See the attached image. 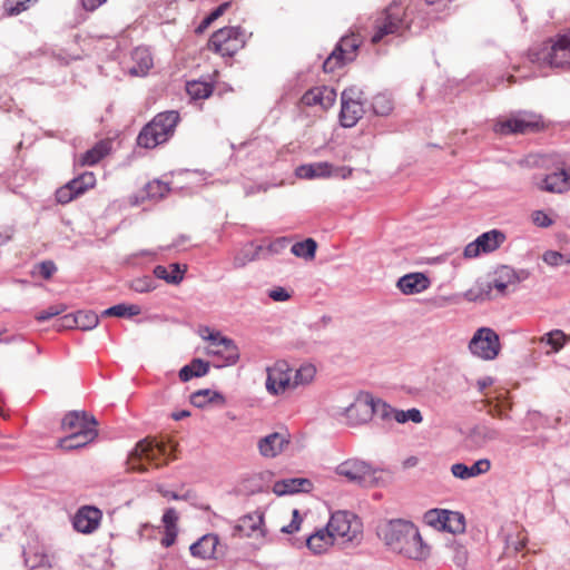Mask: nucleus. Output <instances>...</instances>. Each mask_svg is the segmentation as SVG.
I'll return each mask as SVG.
<instances>
[{"mask_svg":"<svg viewBox=\"0 0 570 570\" xmlns=\"http://www.w3.org/2000/svg\"><path fill=\"white\" fill-rule=\"evenodd\" d=\"M377 533L394 552L406 558L423 560L430 554V547L423 542L419 529L411 521H387L379 527Z\"/></svg>","mask_w":570,"mask_h":570,"instance_id":"nucleus-1","label":"nucleus"},{"mask_svg":"<svg viewBox=\"0 0 570 570\" xmlns=\"http://www.w3.org/2000/svg\"><path fill=\"white\" fill-rule=\"evenodd\" d=\"M530 167L551 170L535 181V187L546 193L564 194L570 190V165L558 153L530 154L527 157Z\"/></svg>","mask_w":570,"mask_h":570,"instance_id":"nucleus-2","label":"nucleus"},{"mask_svg":"<svg viewBox=\"0 0 570 570\" xmlns=\"http://www.w3.org/2000/svg\"><path fill=\"white\" fill-rule=\"evenodd\" d=\"M174 450L175 445L171 443L142 440L128 456V470L148 472L150 469H159L174 459Z\"/></svg>","mask_w":570,"mask_h":570,"instance_id":"nucleus-3","label":"nucleus"},{"mask_svg":"<svg viewBox=\"0 0 570 570\" xmlns=\"http://www.w3.org/2000/svg\"><path fill=\"white\" fill-rule=\"evenodd\" d=\"M179 120V114L175 110L157 114L140 130L137 137L138 146L153 149L158 145L165 144L174 135Z\"/></svg>","mask_w":570,"mask_h":570,"instance_id":"nucleus-4","label":"nucleus"},{"mask_svg":"<svg viewBox=\"0 0 570 570\" xmlns=\"http://www.w3.org/2000/svg\"><path fill=\"white\" fill-rule=\"evenodd\" d=\"M405 16V9L397 3H391L386 9L379 12L372 23L371 42L376 45L391 35L402 36L410 27Z\"/></svg>","mask_w":570,"mask_h":570,"instance_id":"nucleus-5","label":"nucleus"},{"mask_svg":"<svg viewBox=\"0 0 570 570\" xmlns=\"http://www.w3.org/2000/svg\"><path fill=\"white\" fill-rule=\"evenodd\" d=\"M547 129V124L541 115L530 111H519L509 117L500 118L493 126L498 135H528Z\"/></svg>","mask_w":570,"mask_h":570,"instance_id":"nucleus-6","label":"nucleus"},{"mask_svg":"<svg viewBox=\"0 0 570 570\" xmlns=\"http://www.w3.org/2000/svg\"><path fill=\"white\" fill-rule=\"evenodd\" d=\"M203 340L208 342L206 354L216 357L217 366H228L235 364L239 358V351L233 340L215 332L209 327H203L199 331Z\"/></svg>","mask_w":570,"mask_h":570,"instance_id":"nucleus-7","label":"nucleus"},{"mask_svg":"<svg viewBox=\"0 0 570 570\" xmlns=\"http://www.w3.org/2000/svg\"><path fill=\"white\" fill-rule=\"evenodd\" d=\"M537 56L538 61H542L549 67L570 68V31L550 38Z\"/></svg>","mask_w":570,"mask_h":570,"instance_id":"nucleus-8","label":"nucleus"},{"mask_svg":"<svg viewBox=\"0 0 570 570\" xmlns=\"http://www.w3.org/2000/svg\"><path fill=\"white\" fill-rule=\"evenodd\" d=\"M245 43L246 36L239 27H224L210 36L208 49L222 57H233Z\"/></svg>","mask_w":570,"mask_h":570,"instance_id":"nucleus-9","label":"nucleus"},{"mask_svg":"<svg viewBox=\"0 0 570 570\" xmlns=\"http://www.w3.org/2000/svg\"><path fill=\"white\" fill-rule=\"evenodd\" d=\"M327 527L338 544L360 541L362 537L361 521L356 515L346 511L333 513Z\"/></svg>","mask_w":570,"mask_h":570,"instance_id":"nucleus-10","label":"nucleus"},{"mask_svg":"<svg viewBox=\"0 0 570 570\" xmlns=\"http://www.w3.org/2000/svg\"><path fill=\"white\" fill-rule=\"evenodd\" d=\"M364 112L363 91L356 87L344 89L341 95V125L346 128L354 127Z\"/></svg>","mask_w":570,"mask_h":570,"instance_id":"nucleus-11","label":"nucleus"},{"mask_svg":"<svg viewBox=\"0 0 570 570\" xmlns=\"http://www.w3.org/2000/svg\"><path fill=\"white\" fill-rule=\"evenodd\" d=\"M469 350L479 358L492 361L501 351L500 337L492 328L481 327L473 334Z\"/></svg>","mask_w":570,"mask_h":570,"instance_id":"nucleus-12","label":"nucleus"},{"mask_svg":"<svg viewBox=\"0 0 570 570\" xmlns=\"http://www.w3.org/2000/svg\"><path fill=\"white\" fill-rule=\"evenodd\" d=\"M505 240V235L498 230L481 234L475 240L469 243L463 252L465 258H475L480 254H488L498 249Z\"/></svg>","mask_w":570,"mask_h":570,"instance_id":"nucleus-13","label":"nucleus"},{"mask_svg":"<svg viewBox=\"0 0 570 570\" xmlns=\"http://www.w3.org/2000/svg\"><path fill=\"white\" fill-rule=\"evenodd\" d=\"M266 389L275 395L293 389L292 370L285 361H278L268 368Z\"/></svg>","mask_w":570,"mask_h":570,"instance_id":"nucleus-14","label":"nucleus"},{"mask_svg":"<svg viewBox=\"0 0 570 570\" xmlns=\"http://www.w3.org/2000/svg\"><path fill=\"white\" fill-rule=\"evenodd\" d=\"M335 472L337 475L345 478L350 482L358 484L371 479L374 473L372 466L367 462L357 458H351L343 461L335 468Z\"/></svg>","mask_w":570,"mask_h":570,"instance_id":"nucleus-15","label":"nucleus"},{"mask_svg":"<svg viewBox=\"0 0 570 570\" xmlns=\"http://www.w3.org/2000/svg\"><path fill=\"white\" fill-rule=\"evenodd\" d=\"M336 91L334 88L321 85L308 89L301 98L305 107H317L322 111L328 110L336 101Z\"/></svg>","mask_w":570,"mask_h":570,"instance_id":"nucleus-16","label":"nucleus"},{"mask_svg":"<svg viewBox=\"0 0 570 570\" xmlns=\"http://www.w3.org/2000/svg\"><path fill=\"white\" fill-rule=\"evenodd\" d=\"M98 422L95 416L86 411H70L61 421V430L68 433H83L85 431H98Z\"/></svg>","mask_w":570,"mask_h":570,"instance_id":"nucleus-17","label":"nucleus"},{"mask_svg":"<svg viewBox=\"0 0 570 570\" xmlns=\"http://www.w3.org/2000/svg\"><path fill=\"white\" fill-rule=\"evenodd\" d=\"M190 554L202 560H215L223 553L217 534L207 533L189 547Z\"/></svg>","mask_w":570,"mask_h":570,"instance_id":"nucleus-18","label":"nucleus"},{"mask_svg":"<svg viewBox=\"0 0 570 570\" xmlns=\"http://www.w3.org/2000/svg\"><path fill=\"white\" fill-rule=\"evenodd\" d=\"M291 442V434L284 430L271 433L258 441V451L264 458H275L281 454Z\"/></svg>","mask_w":570,"mask_h":570,"instance_id":"nucleus-19","label":"nucleus"},{"mask_svg":"<svg viewBox=\"0 0 570 570\" xmlns=\"http://www.w3.org/2000/svg\"><path fill=\"white\" fill-rule=\"evenodd\" d=\"M24 563L30 569H50L52 568L55 556L48 553L47 548L37 542H30L24 549Z\"/></svg>","mask_w":570,"mask_h":570,"instance_id":"nucleus-20","label":"nucleus"},{"mask_svg":"<svg viewBox=\"0 0 570 570\" xmlns=\"http://www.w3.org/2000/svg\"><path fill=\"white\" fill-rule=\"evenodd\" d=\"M101 511L95 507H83L79 509L73 519V527L78 532H94L101 520Z\"/></svg>","mask_w":570,"mask_h":570,"instance_id":"nucleus-21","label":"nucleus"},{"mask_svg":"<svg viewBox=\"0 0 570 570\" xmlns=\"http://www.w3.org/2000/svg\"><path fill=\"white\" fill-rule=\"evenodd\" d=\"M347 416L357 424L370 421L373 416V396L366 394L358 397L347 409Z\"/></svg>","mask_w":570,"mask_h":570,"instance_id":"nucleus-22","label":"nucleus"},{"mask_svg":"<svg viewBox=\"0 0 570 570\" xmlns=\"http://www.w3.org/2000/svg\"><path fill=\"white\" fill-rule=\"evenodd\" d=\"M335 543L337 542L334 539L333 533L328 531L327 525L316 530L306 540L307 548L315 554H322L326 552Z\"/></svg>","mask_w":570,"mask_h":570,"instance_id":"nucleus-23","label":"nucleus"},{"mask_svg":"<svg viewBox=\"0 0 570 570\" xmlns=\"http://www.w3.org/2000/svg\"><path fill=\"white\" fill-rule=\"evenodd\" d=\"M430 286L429 278L422 273L404 275L397 282L400 291L406 295L425 291Z\"/></svg>","mask_w":570,"mask_h":570,"instance_id":"nucleus-24","label":"nucleus"},{"mask_svg":"<svg viewBox=\"0 0 570 570\" xmlns=\"http://www.w3.org/2000/svg\"><path fill=\"white\" fill-rule=\"evenodd\" d=\"M295 174L301 179L327 178L333 175V166L327 161L301 165Z\"/></svg>","mask_w":570,"mask_h":570,"instance_id":"nucleus-25","label":"nucleus"},{"mask_svg":"<svg viewBox=\"0 0 570 570\" xmlns=\"http://www.w3.org/2000/svg\"><path fill=\"white\" fill-rule=\"evenodd\" d=\"M312 488V482L305 478H291L274 483L273 491L277 495L293 494L297 492H307Z\"/></svg>","mask_w":570,"mask_h":570,"instance_id":"nucleus-26","label":"nucleus"},{"mask_svg":"<svg viewBox=\"0 0 570 570\" xmlns=\"http://www.w3.org/2000/svg\"><path fill=\"white\" fill-rule=\"evenodd\" d=\"M264 523L263 514L254 512L247 515H244L239 519L236 531L240 533L243 537H255L263 535L262 525Z\"/></svg>","mask_w":570,"mask_h":570,"instance_id":"nucleus-27","label":"nucleus"},{"mask_svg":"<svg viewBox=\"0 0 570 570\" xmlns=\"http://www.w3.org/2000/svg\"><path fill=\"white\" fill-rule=\"evenodd\" d=\"M98 436V431H85L83 433H69L58 441V448L70 451L77 450L91 443Z\"/></svg>","mask_w":570,"mask_h":570,"instance_id":"nucleus-28","label":"nucleus"},{"mask_svg":"<svg viewBox=\"0 0 570 570\" xmlns=\"http://www.w3.org/2000/svg\"><path fill=\"white\" fill-rule=\"evenodd\" d=\"M111 149V141L108 139L98 141L92 148L83 153L77 160L79 166H94L105 158Z\"/></svg>","mask_w":570,"mask_h":570,"instance_id":"nucleus-29","label":"nucleus"},{"mask_svg":"<svg viewBox=\"0 0 570 570\" xmlns=\"http://www.w3.org/2000/svg\"><path fill=\"white\" fill-rule=\"evenodd\" d=\"M186 272L187 266L177 263L169 264L168 266L157 265L154 268V274L157 278L174 285L179 284L184 279Z\"/></svg>","mask_w":570,"mask_h":570,"instance_id":"nucleus-30","label":"nucleus"},{"mask_svg":"<svg viewBox=\"0 0 570 570\" xmlns=\"http://www.w3.org/2000/svg\"><path fill=\"white\" fill-rule=\"evenodd\" d=\"M131 58L135 65L130 68V73L135 76H145L154 65L153 57L146 48H136Z\"/></svg>","mask_w":570,"mask_h":570,"instance_id":"nucleus-31","label":"nucleus"},{"mask_svg":"<svg viewBox=\"0 0 570 570\" xmlns=\"http://www.w3.org/2000/svg\"><path fill=\"white\" fill-rule=\"evenodd\" d=\"M264 250V246L247 244L245 245L233 259V265L235 268H242L246 264L254 262L262 257Z\"/></svg>","mask_w":570,"mask_h":570,"instance_id":"nucleus-32","label":"nucleus"},{"mask_svg":"<svg viewBox=\"0 0 570 570\" xmlns=\"http://www.w3.org/2000/svg\"><path fill=\"white\" fill-rule=\"evenodd\" d=\"M190 402L197 407H205L207 404L215 403L219 405L225 404V397L213 390L205 389L194 392L190 396Z\"/></svg>","mask_w":570,"mask_h":570,"instance_id":"nucleus-33","label":"nucleus"},{"mask_svg":"<svg viewBox=\"0 0 570 570\" xmlns=\"http://www.w3.org/2000/svg\"><path fill=\"white\" fill-rule=\"evenodd\" d=\"M363 41V37L361 33L352 32L348 36H345L341 39L340 43L337 45L336 49L345 56V59L352 61L355 56L358 47L361 46Z\"/></svg>","mask_w":570,"mask_h":570,"instance_id":"nucleus-34","label":"nucleus"},{"mask_svg":"<svg viewBox=\"0 0 570 570\" xmlns=\"http://www.w3.org/2000/svg\"><path fill=\"white\" fill-rule=\"evenodd\" d=\"M209 363L200 358L193 360L189 364L185 365L179 371V379L187 382L193 377H200L208 373Z\"/></svg>","mask_w":570,"mask_h":570,"instance_id":"nucleus-35","label":"nucleus"},{"mask_svg":"<svg viewBox=\"0 0 570 570\" xmlns=\"http://www.w3.org/2000/svg\"><path fill=\"white\" fill-rule=\"evenodd\" d=\"M71 189L76 194V196H80L85 194L87 190L91 189L96 185V176L91 171H86L78 177L71 179L70 181Z\"/></svg>","mask_w":570,"mask_h":570,"instance_id":"nucleus-36","label":"nucleus"},{"mask_svg":"<svg viewBox=\"0 0 570 570\" xmlns=\"http://www.w3.org/2000/svg\"><path fill=\"white\" fill-rule=\"evenodd\" d=\"M317 244L313 238H306L303 242L295 243L291 252L296 256L305 259H313L315 257Z\"/></svg>","mask_w":570,"mask_h":570,"instance_id":"nucleus-37","label":"nucleus"},{"mask_svg":"<svg viewBox=\"0 0 570 570\" xmlns=\"http://www.w3.org/2000/svg\"><path fill=\"white\" fill-rule=\"evenodd\" d=\"M186 91L191 99H205L212 95L213 86L205 81H188Z\"/></svg>","mask_w":570,"mask_h":570,"instance_id":"nucleus-38","label":"nucleus"},{"mask_svg":"<svg viewBox=\"0 0 570 570\" xmlns=\"http://www.w3.org/2000/svg\"><path fill=\"white\" fill-rule=\"evenodd\" d=\"M465 529V521L463 514L454 511H446L444 519V527L442 530L451 533H461Z\"/></svg>","mask_w":570,"mask_h":570,"instance_id":"nucleus-39","label":"nucleus"},{"mask_svg":"<svg viewBox=\"0 0 570 570\" xmlns=\"http://www.w3.org/2000/svg\"><path fill=\"white\" fill-rule=\"evenodd\" d=\"M484 406L487 409V412L492 417L499 419V420H508L509 419V411L511 410V404L505 401L498 400L497 402H493L491 400L484 401Z\"/></svg>","mask_w":570,"mask_h":570,"instance_id":"nucleus-40","label":"nucleus"},{"mask_svg":"<svg viewBox=\"0 0 570 570\" xmlns=\"http://www.w3.org/2000/svg\"><path fill=\"white\" fill-rule=\"evenodd\" d=\"M141 312L140 306L131 304H117L102 312V316H115V317H130L139 315Z\"/></svg>","mask_w":570,"mask_h":570,"instance_id":"nucleus-41","label":"nucleus"},{"mask_svg":"<svg viewBox=\"0 0 570 570\" xmlns=\"http://www.w3.org/2000/svg\"><path fill=\"white\" fill-rule=\"evenodd\" d=\"M373 111L379 116H387L392 112L394 104L387 94H377L372 100Z\"/></svg>","mask_w":570,"mask_h":570,"instance_id":"nucleus-42","label":"nucleus"},{"mask_svg":"<svg viewBox=\"0 0 570 570\" xmlns=\"http://www.w3.org/2000/svg\"><path fill=\"white\" fill-rule=\"evenodd\" d=\"M316 374V368L312 364L302 365L295 371L294 377L292 376L293 387L305 385L313 381Z\"/></svg>","mask_w":570,"mask_h":570,"instance_id":"nucleus-43","label":"nucleus"},{"mask_svg":"<svg viewBox=\"0 0 570 570\" xmlns=\"http://www.w3.org/2000/svg\"><path fill=\"white\" fill-rule=\"evenodd\" d=\"M570 340V336H567L561 330H553L547 333L544 336L540 338V342L547 343L552 347L553 352L560 351L567 341Z\"/></svg>","mask_w":570,"mask_h":570,"instance_id":"nucleus-44","label":"nucleus"},{"mask_svg":"<svg viewBox=\"0 0 570 570\" xmlns=\"http://www.w3.org/2000/svg\"><path fill=\"white\" fill-rule=\"evenodd\" d=\"M77 316V328L82 331H89L95 328L99 323V317L92 311H78Z\"/></svg>","mask_w":570,"mask_h":570,"instance_id":"nucleus-45","label":"nucleus"},{"mask_svg":"<svg viewBox=\"0 0 570 570\" xmlns=\"http://www.w3.org/2000/svg\"><path fill=\"white\" fill-rule=\"evenodd\" d=\"M448 510L443 509H431L424 513L423 520L426 524L442 530L444 527V519Z\"/></svg>","mask_w":570,"mask_h":570,"instance_id":"nucleus-46","label":"nucleus"},{"mask_svg":"<svg viewBox=\"0 0 570 570\" xmlns=\"http://www.w3.org/2000/svg\"><path fill=\"white\" fill-rule=\"evenodd\" d=\"M350 60L345 59L336 48L334 51L327 57V59L323 63V70L327 73H332L338 68L343 67Z\"/></svg>","mask_w":570,"mask_h":570,"instance_id":"nucleus-47","label":"nucleus"},{"mask_svg":"<svg viewBox=\"0 0 570 570\" xmlns=\"http://www.w3.org/2000/svg\"><path fill=\"white\" fill-rule=\"evenodd\" d=\"M394 420L397 423H405L407 421H412L413 423H421L423 421V416L417 409H410L407 411L395 410Z\"/></svg>","mask_w":570,"mask_h":570,"instance_id":"nucleus-48","label":"nucleus"},{"mask_svg":"<svg viewBox=\"0 0 570 570\" xmlns=\"http://www.w3.org/2000/svg\"><path fill=\"white\" fill-rule=\"evenodd\" d=\"M37 0H6L4 9L9 16L19 14L30 8Z\"/></svg>","mask_w":570,"mask_h":570,"instance_id":"nucleus-49","label":"nucleus"},{"mask_svg":"<svg viewBox=\"0 0 570 570\" xmlns=\"http://www.w3.org/2000/svg\"><path fill=\"white\" fill-rule=\"evenodd\" d=\"M168 191V185L160 180L150 181L146 186L147 196L153 199L163 198Z\"/></svg>","mask_w":570,"mask_h":570,"instance_id":"nucleus-50","label":"nucleus"},{"mask_svg":"<svg viewBox=\"0 0 570 570\" xmlns=\"http://www.w3.org/2000/svg\"><path fill=\"white\" fill-rule=\"evenodd\" d=\"M291 239L288 237H278L272 240L268 246L264 247L263 253L268 255L282 254L289 245Z\"/></svg>","mask_w":570,"mask_h":570,"instance_id":"nucleus-51","label":"nucleus"},{"mask_svg":"<svg viewBox=\"0 0 570 570\" xmlns=\"http://www.w3.org/2000/svg\"><path fill=\"white\" fill-rule=\"evenodd\" d=\"M396 409H393L391 405L385 403L384 401L380 399L373 397V415H377L382 419H394V412Z\"/></svg>","mask_w":570,"mask_h":570,"instance_id":"nucleus-52","label":"nucleus"},{"mask_svg":"<svg viewBox=\"0 0 570 570\" xmlns=\"http://www.w3.org/2000/svg\"><path fill=\"white\" fill-rule=\"evenodd\" d=\"M130 287L137 293H148L155 289V283L150 276H142L132 279L130 283Z\"/></svg>","mask_w":570,"mask_h":570,"instance_id":"nucleus-53","label":"nucleus"},{"mask_svg":"<svg viewBox=\"0 0 570 570\" xmlns=\"http://www.w3.org/2000/svg\"><path fill=\"white\" fill-rule=\"evenodd\" d=\"M543 262L550 266H559L562 264H570V257H566L563 254L557 250H548L543 254Z\"/></svg>","mask_w":570,"mask_h":570,"instance_id":"nucleus-54","label":"nucleus"},{"mask_svg":"<svg viewBox=\"0 0 570 570\" xmlns=\"http://www.w3.org/2000/svg\"><path fill=\"white\" fill-rule=\"evenodd\" d=\"M65 311H66V306L63 304L52 305V306H49L48 308L39 312L36 315V320L38 322H45V321H48V320H50V318H52L55 316L60 315Z\"/></svg>","mask_w":570,"mask_h":570,"instance_id":"nucleus-55","label":"nucleus"},{"mask_svg":"<svg viewBox=\"0 0 570 570\" xmlns=\"http://www.w3.org/2000/svg\"><path fill=\"white\" fill-rule=\"evenodd\" d=\"M77 198L76 194L71 189L70 183L61 186L56 191V200L61 205H66Z\"/></svg>","mask_w":570,"mask_h":570,"instance_id":"nucleus-56","label":"nucleus"},{"mask_svg":"<svg viewBox=\"0 0 570 570\" xmlns=\"http://www.w3.org/2000/svg\"><path fill=\"white\" fill-rule=\"evenodd\" d=\"M178 513L174 508L167 509L163 514L164 530H178Z\"/></svg>","mask_w":570,"mask_h":570,"instance_id":"nucleus-57","label":"nucleus"},{"mask_svg":"<svg viewBox=\"0 0 570 570\" xmlns=\"http://www.w3.org/2000/svg\"><path fill=\"white\" fill-rule=\"evenodd\" d=\"M268 297L274 302H286L291 299L292 292H289L285 287L277 286L268 291Z\"/></svg>","mask_w":570,"mask_h":570,"instance_id":"nucleus-58","label":"nucleus"},{"mask_svg":"<svg viewBox=\"0 0 570 570\" xmlns=\"http://www.w3.org/2000/svg\"><path fill=\"white\" fill-rule=\"evenodd\" d=\"M531 218L533 224L538 227L547 228L553 224V220L543 210H534Z\"/></svg>","mask_w":570,"mask_h":570,"instance_id":"nucleus-59","label":"nucleus"},{"mask_svg":"<svg viewBox=\"0 0 570 570\" xmlns=\"http://www.w3.org/2000/svg\"><path fill=\"white\" fill-rule=\"evenodd\" d=\"M491 468V463L488 459H481L476 461L474 464H472L470 469V475L471 478L483 474L488 472Z\"/></svg>","mask_w":570,"mask_h":570,"instance_id":"nucleus-60","label":"nucleus"},{"mask_svg":"<svg viewBox=\"0 0 570 570\" xmlns=\"http://www.w3.org/2000/svg\"><path fill=\"white\" fill-rule=\"evenodd\" d=\"M232 6V2L227 1V2H224L222 4H219L215 10H213L209 16L204 20V23L207 26V24H210L213 21H215L216 19H218L219 17H222L227 10L228 8Z\"/></svg>","mask_w":570,"mask_h":570,"instance_id":"nucleus-61","label":"nucleus"},{"mask_svg":"<svg viewBox=\"0 0 570 570\" xmlns=\"http://www.w3.org/2000/svg\"><path fill=\"white\" fill-rule=\"evenodd\" d=\"M301 524V517L298 510H293V520L288 525L282 528V532L292 534L298 531Z\"/></svg>","mask_w":570,"mask_h":570,"instance_id":"nucleus-62","label":"nucleus"},{"mask_svg":"<svg viewBox=\"0 0 570 570\" xmlns=\"http://www.w3.org/2000/svg\"><path fill=\"white\" fill-rule=\"evenodd\" d=\"M469 468L463 463H455L452 465L451 471L455 478L464 480L471 478Z\"/></svg>","mask_w":570,"mask_h":570,"instance_id":"nucleus-63","label":"nucleus"},{"mask_svg":"<svg viewBox=\"0 0 570 570\" xmlns=\"http://www.w3.org/2000/svg\"><path fill=\"white\" fill-rule=\"evenodd\" d=\"M56 271V265L50 261L42 262L39 265V273L45 279H49Z\"/></svg>","mask_w":570,"mask_h":570,"instance_id":"nucleus-64","label":"nucleus"}]
</instances>
